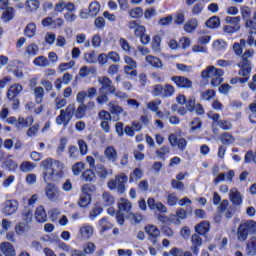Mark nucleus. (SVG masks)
Instances as JSON below:
<instances>
[{"label":"nucleus","instance_id":"f257e3e1","mask_svg":"<svg viewBox=\"0 0 256 256\" xmlns=\"http://www.w3.org/2000/svg\"><path fill=\"white\" fill-rule=\"evenodd\" d=\"M41 167L44 170L43 179L45 183L61 181L65 177V164L61 161L47 158L41 162Z\"/></svg>","mask_w":256,"mask_h":256},{"label":"nucleus","instance_id":"f03ea898","mask_svg":"<svg viewBox=\"0 0 256 256\" xmlns=\"http://www.w3.org/2000/svg\"><path fill=\"white\" fill-rule=\"evenodd\" d=\"M224 72L221 69L215 68V66H208L205 70L202 71V79H212V87H219L223 83Z\"/></svg>","mask_w":256,"mask_h":256},{"label":"nucleus","instance_id":"7ed1b4c3","mask_svg":"<svg viewBox=\"0 0 256 256\" xmlns=\"http://www.w3.org/2000/svg\"><path fill=\"white\" fill-rule=\"evenodd\" d=\"M128 181H129V177L121 173L116 175L114 179H110L107 182V187L110 191H117L119 195H123V193L127 191V188L125 185H127Z\"/></svg>","mask_w":256,"mask_h":256},{"label":"nucleus","instance_id":"20e7f679","mask_svg":"<svg viewBox=\"0 0 256 256\" xmlns=\"http://www.w3.org/2000/svg\"><path fill=\"white\" fill-rule=\"evenodd\" d=\"M256 233V222L253 220H248L239 225L237 229V239L238 241H247L249 235H255Z\"/></svg>","mask_w":256,"mask_h":256},{"label":"nucleus","instance_id":"39448f33","mask_svg":"<svg viewBox=\"0 0 256 256\" xmlns=\"http://www.w3.org/2000/svg\"><path fill=\"white\" fill-rule=\"evenodd\" d=\"M98 83L101 85L99 88V93H108L109 95H113L117 89L113 84V81L109 79L108 76H100L98 77Z\"/></svg>","mask_w":256,"mask_h":256},{"label":"nucleus","instance_id":"423d86ee","mask_svg":"<svg viewBox=\"0 0 256 256\" xmlns=\"http://www.w3.org/2000/svg\"><path fill=\"white\" fill-rule=\"evenodd\" d=\"M19 209V202L15 199L6 200L2 206V213L6 217H11V215H15L17 210Z\"/></svg>","mask_w":256,"mask_h":256},{"label":"nucleus","instance_id":"0eeeda50","mask_svg":"<svg viewBox=\"0 0 256 256\" xmlns=\"http://www.w3.org/2000/svg\"><path fill=\"white\" fill-rule=\"evenodd\" d=\"M45 195L49 201H59L61 190L54 183H47L45 187Z\"/></svg>","mask_w":256,"mask_h":256},{"label":"nucleus","instance_id":"6e6552de","mask_svg":"<svg viewBox=\"0 0 256 256\" xmlns=\"http://www.w3.org/2000/svg\"><path fill=\"white\" fill-rule=\"evenodd\" d=\"M168 141L171 147H177L179 151H185L187 149V140L177 134H170Z\"/></svg>","mask_w":256,"mask_h":256},{"label":"nucleus","instance_id":"1a4fd4ad","mask_svg":"<svg viewBox=\"0 0 256 256\" xmlns=\"http://www.w3.org/2000/svg\"><path fill=\"white\" fill-rule=\"evenodd\" d=\"M145 231L148 235V241H151L153 245H157V239H159L161 235V231L155 225H147L145 226Z\"/></svg>","mask_w":256,"mask_h":256},{"label":"nucleus","instance_id":"9d476101","mask_svg":"<svg viewBox=\"0 0 256 256\" xmlns=\"http://www.w3.org/2000/svg\"><path fill=\"white\" fill-rule=\"evenodd\" d=\"M171 81H173L180 89H191V87H193V82L189 78L183 76H173Z\"/></svg>","mask_w":256,"mask_h":256},{"label":"nucleus","instance_id":"9b49d317","mask_svg":"<svg viewBox=\"0 0 256 256\" xmlns=\"http://www.w3.org/2000/svg\"><path fill=\"white\" fill-rule=\"evenodd\" d=\"M240 13L243 21H245V27L251 29V27H253V21L251 20V15L253 12L251 11V7L241 6Z\"/></svg>","mask_w":256,"mask_h":256},{"label":"nucleus","instance_id":"f8f14e48","mask_svg":"<svg viewBox=\"0 0 256 256\" xmlns=\"http://www.w3.org/2000/svg\"><path fill=\"white\" fill-rule=\"evenodd\" d=\"M87 191H89V186H82V195L78 201L79 207H89L91 205V194Z\"/></svg>","mask_w":256,"mask_h":256},{"label":"nucleus","instance_id":"ddd939ff","mask_svg":"<svg viewBox=\"0 0 256 256\" xmlns=\"http://www.w3.org/2000/svg\"><path fill=\"white\" fill-rule=\"evenodd\" d=\"M191 251L193 255H199V247L203 245V239H201V236L199 234H193L191 237Z\"/></svg>","mask_w":256,"mask_h":256},{"label":"nucleus","instance_id":"4468645a","mask_svg":"<svg viewBox=\"0 0 256 256\" xmlns=\"http://www.w3.org/2000/svg\"><path fill=\"white\" fill-rule=\"evenodd\" d=\"M229 199L233 205L239 206L243 203V196L241 195V192L237 190V188H232L229 191Z\"/></svg>","mask_w":256,"mask_h":256},{"label":"nucleus","instance_id":"2eb2a0df","mask_svg":"<svg viewBox=\"0 0 256 256\" xmlns=\"http://www.w3.org/2000/svg\"><path fill=\"white\" fill-rule=\"evenodd\" d=\"M133 209V204L131 201L125 198H121L118 200V212L119 213H129Z\"/></svg>","mask_w":256,"mask_h":256},{"label":"nucleus","instance_id":"dca6fc26","mask_svg":"<svg viewBox=\"0 0 256 256\" xmlns=\"http://www.w3.org/2000/svg\"><path fill=\"white\" fill-rule=\"evenodd\" d=\"M238 67H240L239 75L241 77H247L251 73V60H242Z\"/></svg>","mask_w":256,"mask_h":256},{"label":"nucleus","instance_id":"f3484780","mask_svg":"<svg viewBox=\"0 0 256 256\" xmlns=\"http://www.w3.org/2000/svg\"><path fill=\"white\" fill-rule=\"evenodd\" d=\"M49 242L50 243H57L58 242V249H61V251H65L66 253H71V246H69L65 242L59 241V236L51 235L49 236Z\"/></svg>","mask_w":256,"mask_h":256},{"label":"nucleus","instance_id":"a211bd4d","mask_svg":"<svg viewBox=\"0 0 256 256\" xmlns=\"http://www.w3.org/2000/svg\"><path fill=\"white\" fill-rule=\"evenodd\" d=\"M199 27V21L197 18H192L184 24V31L186 33H195Z\"/></svg>","mask_w":256,"mask_h":256},{"label":"nucleus","instance_id":"6ab92c4d","mask_svg":"<svg viewBox=\"0 0 256 256\" xmlns=\"http://www.w3.org/2000/svg\"><path fill=\"white\" fill-rule=\"evenodd\" d=\"M104 157L111 163H117V150L113 146L106 147Z\"/></svg>","mask_w":256,"mask_h":256},{"label":"nucleus","instance_id":"aec40b11","mask_svg":"<svg viewBox=\"0 0 256 256\" xmlns=\"http://www.w3.org/2000/svg\"><path fill=\"white\" fill-rule=\"evenodd\" d=\"M35 220L37 223H45L47 221V212L43 206H38L36 208Z\"/></svg>","mask_w":256,"mask_h":256},{"label":"nucleus","instance_id":"412c9836","mask_svg":"<svg viewBox=\"0 0 256 256\" xmlns=\"http://www.w3.org/2000/svg\"><path fill=\"white\" fill-rule=\"evenodd\" d=\"M145 61L148 63V65H151V67H155L156 69H161V67H163V62L161 59L153 55H147Z\"/></svg>","mask_w":256,"mask_h":256},{"label":"nucleus","instance_id":"4be33fe9","mask_svg":"<svg viewBox=\"0 0 256 256\" xmlns=\"http://www.w3.org/2000/svg\"><path fill=\"white\" fill-rule=\"evenodd\" d=\"M0 251H2L5 256H15V248L9 242L1 243Z\"/></svg>","mask_w":256,"mask_h":256},{"label":"nucleus","instance_id":"5701e85b","mask_svg":"<svg viewBox=\"0 0 256 256\" xmlns=\"http://www.w3.org/2000/svg\"><path fill=\"white\" fill-rule=\"evenodd\" d=\"M94 228L91 225H84L80 227L79 233L83 239H91L93 237Z\"/></svg>","mask_w":256,"mask_h":256},{"label":"nucleus","instance_id":"b1692460","mask_svg":"<svg viewBox=\"0 0 256 256\" xmlns=\"http://www.w3.org/2000/svg\"><path fill=\"white\" fill-rule=\"evenodd\" d=\"M21 91H23V86H21V84H14L12 85L7 93V97L8 99H15L17 97V95H19V93H21Z\"/></svg>","mask_w":256,"mask_h":256},{"label":"nucleus","instance_id":"393cba45","mask_svg":"<svg viewBox=\"0 0 256 256\" xmlns=\"http://www.w3.org/2000/svg\"><path fill=\"white\" fill-rule=\"evenodd\" d=\"M71 121V117H69L66 113L65 110L60 111V115L56 117V123L58 125H63L64 127H67Z\"/></svg>","mask_w":256,"mask_h":256},{"label":"nucleus","instance_id":"a878e982","mask_svg":"<svg viewBox=\"0 0 256 256\" xmlns=\"http://www.w3.org/2000/svg\"><path fill=\"white\" fill-rule=\"evenodd\" d=\"M95 171L96 175H98V177H100L101 179H105L106 177H109V173H113V170L109 171L103 164H98Z\"/></svg>","mask_w":256,"mask_h":256},{"label":"nucleus","instance_id":"bb28decb","mask_svg":"<svg viewBox=\"0 0 256 256\" xmlns=\"http://www.w3.org/2000/svg\"><path fill=\"white\" fill-rule=\"evenodd\" d=\"M220 141L222 145H233L235 136H232L229 132H223L220 134Z\"/></svg>","mask_w":256,"mask_h":256},{"label":"nucleus","instance_id":"cd10ccee","mask_svg":"<svg viewBox=\"0 0 256 256\" xmlns=\"http://www.w3.org/2000/svg\"><path fill=\"white\" fill-rule=\"evenodd\" d=\"M99 227L101 233H105V231H109V229H113V223L109 221V218L103 217L102 219L99 220Z\"/></svg>","mask_w":256,"mask_h":256},{"label":"nucleus","instance_id":"c85d7f7f","mask_svg":"<svg viewBox=\"0 0 256 256\" xmlns=\"http://www.w3.org/2000/svg\"><path fill=\"white\" fill-rule=\"evenodd\" d=\"M140 179H143V170L136 168L129 176V183H137Z\"/></svg>","mask_w":256,"mask_h":256},{"label":"nucleus","instance_id":"c756f323","mask_svg":"<svg viewBox=\"0 0 256 256\" xmlns=\"http://www.w3.org/2000/svg\"><path fill=\"white\" fill-rule=\"evenodd\" d=\"M33 64L36 67H49V65H51V62L49 61V59H47V57L45 56H38L33 60Z\"/></svg>","mask_w":256,"mask_h":256},{"label":"nucleus","instance_id":"7c9ffc66","mask_svg":"<svg viewBox=\"0 0 256 256\" xmlns=\"http://www.w3.org/2000/svg\"><path fill=\"white\" fill-rule=\"evenodd\" d=\"M102 203L104 207H111V205L115 204V197H113L109 192H103Z\"/></svg>","mask_w":256,"mask_h":256},{"label":"nucleus","instance_id":"2f4dec72","mask_svg":"<svg viewBox=\"0 0 256 256\" xmlns=\"http://www.w3.org/2000/svg\"><path fill=\"white\" fill-rule=\"evenodd\" d=\"M246 253L250 256L256 255V237H252L246 245Z\"/></svg>","mask_w":256,"mask_h":256},{"label":"nucleus","instance_id":"473e14b6","mask_svg":"<svg viewBox=\"0 0 256 256\" xmlns=\"http://www.w3.org/2000/svg\"><path fill=\"white\" fill-rule=\"evenodd\" d=\"M35 167H37V165H35V163L29 162V161H23L20 164V171L21 173H31V171H33L35 169Z\"/></svg>","mask_w":256,"mask_h":256},{"label":"nucleus","instance_id":"72a5a7b5","mask_svg":"<svg viewBox=\"0 0 256 256\" xmlns=\"http://www.w3.org/2000/svg\"><path fill=\"white\" fill-rule=\"evenodd\" d=\"M196 233L199 235H207L209 233V222L203 221L195 227Z\"/></svg>","mask_w":256,"mask_h":256},{"label":"nucleus","instance_id":"f704fd0d","mask_svg":"<svg viewBox=\"0 0 256 256\" xmlns=\"http://www.w3.org/2000/svg\"><path fill=\"white\" fill-rule=\"evenodd\" d=\"M99 11H101V4L99 2L94 1L89 5V15L90 17H97L99 15Z\"/></svg>","mask_w":256,"mask_h":256},{"label":"nucleus","instance_id":"c9c22d12","mask_svg":"<svg viewBox=\"0 0 256 256\" xmlns=\"http://www.w3.org/2000/svg\"><path fill=\"white\" fill-rule=\"evenodd\" d=\"M175 94V87L171 84H165V86H162V96L164 98L173 97Z\"/></svg>","mask_w":256,"mask_h":256},{"label":"nucleus","instance_id":"e433bc0d","mask_svg":"<svg viewBox=\"0 0 256 256\" xmlns=\"http://www.w3.org/2000/svg\"><path fill=\"white\" fill-rule=\"evenodd\" d=\"M34 97L36 103H43V98L45 97V90L43 89V87L38 86L34 89Z\"/></svg>","mask_w":256,"mask_h":256},{"label":"nucleus","instance_id":"4c0bfd02","mask_svg":"<svg viewBox=\"0 0 256 256\" xmlns=\"http://www.w3.org/2000/svg\"><path fill=\"white\" fill-rule=\"evenodd\" d=\"M171 153V148L169 146H162L160 149L156 150V156L158 159L165 161V156Z\"/></svg>","mask_w":256,"mask_h":256},{"label":"nucleus","instance_id":"58836bf2","mask_svg":"<svg viewBox=\"0 0 256 256\" xmlns=\"http://www.w3.org/2000/svg\"><path fill=\"white\" fill-rule=\"evenodd\" d=\"M24 33L26 37H35V33H37V26L35 25V23L28 24L24 30Z\"/></svg>","mask_w":256,"mask_h":256},{"label":"nucleus","instance_id":"ea45409f","mask_svg":"<svg viewBox=\"0 0 256 256\" xmlns=\"http://www.w3.org/2000/svg\"><path fill=\"white\" fill-rule=\"evenodd\" d=\"M212 47L215 51H225L227 49V42L219 39L213 42Z\"/></svg>","mask_w":256,"mask_h":256},{"label":"nucleus","instance_id":"a19ab883","mask_svg":"<svg viewBox=\"0 0 256 256\" xmlns=\"http://www.w3.org/2000/svg\"><path fill=\"white\" fill-rule=\"evenodd\" d=\"M219 25H221V22L217 16H213L206 21V27H209V29H217Z\"/></svg>","mask_w":256,"mask_h":256},{"label":"nucleus","instance_id":"79ce46f5","mask_svg":"<svg viewBox=\"0 0 256 256\" xmlns=\"http://www.w3.org/2000/svg\"><path fill=\"white\" fill-rule=\"evenodd\" d=\"M84 60L86 61V63L93 65L94 63H97V54L95 53V51L85 53Z\"/></svg>","mask_w":256,"mask_h":256},{"label":"nucleus","instance_id":"37998d69","mask_svg":"<svg viewBox=\"0 0 256 256\" xmlns=\"http://www.w3.org/2000/svg\"><path fill=\"white\" fill-rule=\"evenodd\" d=\"M13 17H15V9L10 6L6 10H4V12L2 14V19L4 21H11V19H13Z\"/></svg>","mask_w":256,"mask_h":256},{"label":"nucleus","instance_id":"c03bdc74","mask_svg":"<svg viewBox=\"0 0 256 256\" xmlns=\"http://www.w3.org/2000/svg\"><path fill=\"white\" fill-rule=\"evenodd\" d=\"M124 73L130 77V79H135L137 77V66H124Z\"/></svg>","mask_w":256,"mask_h":256},{"label":"nucleus","instance_id":"a18cd8bd","mask_svg":"<svg viewBox=\"0 0 256 256\" xmlns=\"http://www.w3.org/2000/svg\"><path fill=\"white\" fill-rule=\"evenodd\" d=\"M97 249V246H95V243L88 242L83 247V252L85 255H93L95 253V250Z\"/></svg>","mask_w":256,"mask_h":256},{"label":"nucleus","instance_id":"49530a36","mask_svg":"<svg viewBox=\"0 0 256 256\" xmlns=\"http://www.w3.org/2000/svg\"><path fill=\"white\" fill-rule=\"evenodd\" d=\"M123 111V107L110 103V113L117 117L116 121H119V115H121Z\"/></svg>","mask_w":256,"mask_h":256},{"label":"nucleus","instance_id":"de8ad7c7","mask_svg":"<svg viewBox=\"0 0 256 256\" xmlns=\"http://www.w3.org/2000/svg\"><path fill=\"white\" fill-rule=\"evenodd\" d=\"M152 49L155 53L161 51V36L155 35L152 39Z\"/></svg>","mask_w":256,"mask_h":256},{"label":"nucleus","instance_id":"09e8293b","mask_svg":"<svg viewBox=\"0 0 256 256\" xmlns=\"http://www.w3.org/2000/svg\"><path fill=\"white\" fill-rule=\"evenodd\" d=\"M173 217H175L177 220H176V223H180L179 220L181 219H186L187 217V211L183 208H180V209H177L176 210V213L175 214H172V217L171 219H173Z\"/></svg>","mask_w":256,"mask_h":256},{"label":"nucleus","instance_id":"8fccbe9b","mask_svg":"<svg viewBox=\"0 0 256 256\" xmlns=\"http://www.w3.org/2000/svg\"><path fill=\"white\" fill-rule=\"evenodd\" d=\"M129 15L132 19H139V17H143V8H132L129 10Z\"/></svg>","mask_w":256,"mask_h":256},{"label":"nucleus","instance_id":"3c124183","mask_svg":"<svg viewBox=\"0 0 256 256\" xmlns=\"http://www.w3.org/2000/svg\"><path fill=\"white\" fill-rule=\"evenodd\" d=\"M85 113H87V107H85V104H79L78 108L75 110L76 119H83Z\"/></svg>","mask_w":256,"mask_h":256},{"label":"nucleus","instance_id":"603ef678","mask_svg":"<svg viewBox=\"0 0 256 256\" xmlns=\"http://www.w3.org/2000/svg\"><path fill=\"white\" fill-rule=\"evenodd\" d=\"M177 203H179V197H177V194H175V193L168 194L167 205H169V207H175V205H177Z\"/></svg>","mask_w":256,"mask_h":256},{"label":"nucleus","instance_id":"864d4df0","mask_svg":"<svg viewBox=\"0 0 256 256\" xmlns=\"http://www.w3.org/2000/svg\"><path fill=\"white\" fill-rule=\"evenodd\" d=\"M170 254H172L173 256H193L190 251H183L179 248H172L170 250Z\"/></svg>","mask_w":256,"mask_h":256},{"label":"nucleus","instance_id":"5fc2aeb1","mask_svg":"<svg viewBox=\"0 0 256 256\" xmlns=\"http://www.w3.org/2000/svg\"><path fill=\"white\" fill-rule=\"evenodd\" d=\"M26 53L30 57H35V55H37V53H39V46H37V44H30L26 48Z\"/></svg>","mask_w":256,"mask_h":256},{"label":"nucleus","instance_id":"6e6d98bb","mask_svg":"<svg viewBox=\"0 0 256 256\" xmlns=\"http://www.w3.org/2000/svg\"><path fill=\"white\" fill-rule=\"evenodd\" d=\"M93 71H95V68H93V67L89 68L88 66H83L79 70V75L82 78L89 77V75H91V73H93Z\"/></svg>","mask_w":256,"mask_h":256},{"label":"nucleus","instance_id":"4d7b16f0","mask_svg":"<svg viewBox=\"0 0 256 256\" xmlns=\"http://www.w3.org/2000/svg\"><path fill=\"white\" fill-rule=\"evenodd\" d=\"M78 146H79L80 155L82 156L87 155V152L89 151V146H87V142H85V140L83 139H80L78 140Z\"/></svg>","mask_w":256,"mask_h":256},{"label":"nucleus","instance_id":"13d9d810","mask_svg":"<svg viewBox=\"0 0 256 256\" xmlns=\"http://www.w3.org/2000/svg\"><path fill=\"white\" fill-rule=\"evenodd\" d=\"M82 177L83 179H85V181H88V183H91L95 181V172L92 170H86L82 173Z\"/></svg>","mask_w":256,"mask_h":256},{"label":"nucleus","instance_id":"bf43d9fd","mask_svg":"<svg viewBox=\"0 0 256 256\" xmlns=\"http://www.w3.org/2000/svg\"><path fill=\"white\" fill-rule=\"evenodd\" d=\"M218 126L220 127V129H222V131H231V129H233V123L228 120H221Z\"/></svg>","mask_w":256,"mask_h":256},{"label":"nucleus","instance_id":"052dcab7","mask_svg":"<svg viewBox=\"0 0 256 256\" xmlns=\"http://www.w3.org/2000/svg\"><path fill=\"white\" fill-rule=\"evenodd\" d=\"M39 6V0H28L26 2V7L29 9V11H37V9H39Z\"/></svg>","mask_w":256,"mask_h":256},{"label":"nucleus","instance_id":"680f3d73","mask_svg":"<svg viewBox=\"0 0 256 256\" xmlns=\"http://www.w3.org/2000/svg\"><path fill=\"white\" fill-rule=\"evenodd\" d=\"M85 169V163L78 162L72 166V173L74 175H80V173Z\"/></svg>","mask_w":256,"mask_h":256},{"label":"nucleus","instance_id":"e2e57ef3","mask_svg":"<svg viewBox=\"0 0 256 256\" xmlns=\"http://www.w3.org/2000/svg\"><path fill=\"white\" fill-rule=\"evenodd\" d=\"M159 105H161V100L156 99L147 104V109H149L150 111H153V112H157V111H159Z\"/></svg>","mask_w":256,"mask_h":256},{"label":"nucleus","instance_id":"0e129e2a","mask_svg":"<svg viewBox=\"0 0 256 256\" xmlns=\"http://www.w3.org/2000/svg\"><path fill=\"white\" fill-rule=\"evenodd\" d=\"M5 165L8 171H17L18 164L11 158H7L5 161Z\"/></svg>","mask_w":256,"mask_h":256},{"label":"nucleus","instance_id":"69168bd1","mask_svg":"<svg viewBox=\"0 0 256 256\" xmlns=\"http://www.w3.org/2000/svg\"><path fill=\"white\" fill-rule=\"evenodd\" d=\"M213 97H215V90H207L201 93V99H203V101H211Z\"/></svg>","mask_w":256,"mask_h":256},{"label":"nucleus","instance_id":"338daca9","mask_svg":"<svg viewBox=\"0 0 256 256\" xmlns=\"http://www.w3.org/2000/svg\"><path fill=\"white\" fill-rule=\"evenodd\" d=\"M98 118L102 121H111V114L106 110H102L98 113Z\"/></svg>","mask_w":256,"mask_h":256},{"label":"nucleus","instance_id":"774afa93","mask_svg":"<svg viewBox=\"0 0 256 256\" xmlns=\"http://www.w3.org/2000/svg\"><path fill=\"white\" fill-rule=\"evenodd\" d=\"M15 231H16L17 235H23V233H25L27 231L26 224L23 222H20L19 224H17L15 226Z\"/></svg>","mask_w":256,"mask_h":256}]
</instances>
